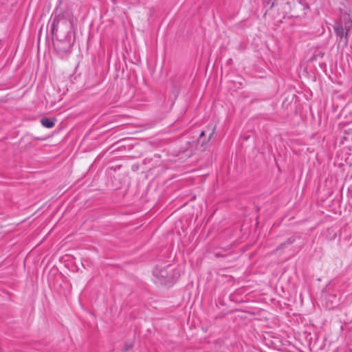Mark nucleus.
Here are the masks:
<instances>
[{"label":"nucleus","mask_w":352,"mask_h":352,"mask_svg":"<svg viewBox=\"0 0 352 352\" xmlns=\"http://www.w3.org/2000/svg\"><path fill=\"white\" fill-rule=\"evenodd\" d=\"M153 274L155 278V283L168 284L177 278L178 273L172 265H167L166 266H156L153 270Z\"/></svg>","instance_id":"nucleus-1"},{"label":"nucleus","mask_w":352,"mask_h":352,"mask_svg":"<svg viewBox=\"0 0 352 352\" xmlns=\"http://www.w3.org/2000/svg\"><path fill=\"white\" fill-rule=\"evenodd\" d=\"M352 28V18L349 15H344L339 21L336 22L333 27L336 35L342 38L344 36L346 43L348 41V33Z\"/></svg>","instance_id":"nucleus-2"},{"label":"nucleus","mask_w":352,"mask_h":352,"mask_svg":"<svg viewBox=\"0 0 352 352\" xmlns=\"http://www.w3.org/2000/svg\"><path fill=\"white\" fill-rule=\"evenodd\" d=\"M63 19V14L55 13L52 19V29L53 33L58 31V23Z\"/></svg>","instance_id":"nucleus-3"},{"label":"nucleus","mask_w":352,"mask_h":352,"mask_svg":"<svg viewBox=\"0 0 352 352\" xmlns=\"http://www.w3.org/2000/svg\"><path fill=\"white\" fill-rule=\"evenodd\" d=\"M41 123L42 125L46 128L50 129L52 128L54 126V121L52 120H50L48 118H43L41 120Z\"/></svg>","instance_id":"nucleus-4"},{"label":"nucleus","mask_w":352,"mask_h":352,"mask_svg":"<svg viewBox=\"0 0 352 352\" xmlns=\"http://www.w3.org/2000/svg\"><path fill=\"white\" fill-rule=\"evenodd\" d=\"M293 242H294V240H290V239H289V240H288V241H287V242L282 243V244L280 245V248H284L286 245L291 244V243H292Z\"/></svg>","instance_id":"nucleus-5"},{"label":"nucleus","mask_w":352,"mask_h":352,"mask_svg":"<svg viewBox=\"0 0 352 352\" xmlns=\"http://www.w3.org/2000/svg\"><path fill=\"white\" fill-rule=\"evenodd\" d=\"M130 347H131V346H126L125 348V351H127Z\"/></svg>","instance_id":"nucleus-6"},{"label":"nucleus","mask_w":352,"mask_h":352,"mask_svg":"<svg viewBox=\"0 0 352 352\" xmlns=\"http://www.w3.org/2000/svg\"><path fill=\"white\" fill-rule=\"evenodd\" d=\"M204 135V131H201V133H200V136H203Z\"/></svg>","instance_id":"nucleus-7"}]
</instances>
